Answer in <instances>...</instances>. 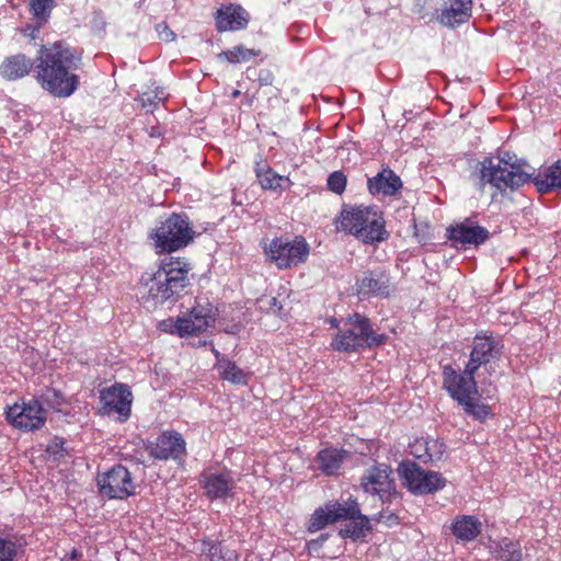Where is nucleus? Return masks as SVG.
Listing matches in <instances>:
<instances>
[{
  "mask_svg": "<svg viewBox=\"0 0 561 561\" xmlns=\"http://www.w3.org/2000/svg\"><path fill=\"white\" fill-rule=\"evenodd\" d=\"M81 55L66 42L58 41L43 46L35 59V80L55 98H69L79 87L76 71L81 66Z\"/></svg>",
  "mask_w": 561,
  "mask_h": 561,
  "instance_id": "f257e3e1",
  "label": "nucleus"
},
{
  "mask_svg": "<svg viewBox=\"0 0 561 561\" xmlns=\"http://www.w3.org/2000/svg\"><path fill=\"white\" fill-rule=\"evenodd\" d=\"M190 271L191 265L184 259H160L154 272L141 276L142 299L150 307L176 301L190 285Z\"/></svg>",
  "mask_w": 561,
  "mask_h": 561,
  "instance_id": "f03ea898",
  "label": "nucleus"
},
{
  "mask_svg": "<svg viewBox=\"0 0 561 561\" xmlns=\"http://www.w3.org/2000/svg\"><path fill=\"white\" fill-rule=\"evenodd\" d=\"M529 165L511 152H503L499 157H489L479 163L477 172V186L483 190L491 184L499 191L507 188L514 191L531 180Z\"/></svg>",
  "mask_w": 561,
  "mask_h": 561,
  "instance_id": "7ed1b4c3",
  "label": "nucleus"
},
{
  "mask_svg": "<svg viewBox=\"0 0 561 561\" xmlns=\"http://www.w3.org/2000/svg\"><path fill=\"white\" fill-rule=\"evenodd\" d=\"M385 334L374 331L370 320L360 314L353 313L343 321V325L334 335L331 346L339 352H358L362 348L376 347L386 342Z\"/></svg>",
  "mask_w": 561,
  "mask_h": 561,
  "instance_id": "20e7f679",
  "label": "nucleus"
},
{
  "mask_svg": "<svg viewBox=\"0 0 561 561\" xmlns=\"http://www.w3.org/2000/svg\"><path fill=\"white\" fill-rule=\"evenodd\" d=\"M341 229L355 236L366 244L388 239L382 215L375 207H353L341 214Z\"/></svg>",
  "mask_w": 561,
  "mask_h": 561,
  "instance_id": "39448f33",
  "label": "nucleus"
},
{
  "mask_svg": "<svg viewBox=\"0 0 561 561\" xmlns=\"http://www.w3.org/2000/svg\"><path fill=\"white\" fill-rule=\"evenodd\" d=\"M195 231L185 214L172 213L160 219L150 233L157 253H172L187 247L194 239Z\"/></svg>",
  "mask_w": 561,
  "mask_h": 561,
  "instance_id": "423d86ee",
  "label": "nucleus"
},
{
  "mask_svg": "<svg viewBox=\"0 0 561 561\" xmlns=\"http://www.w3.org/2000/svg\"><path fill=\"white\" fill-rule=\"evenodd\" d=\"M398 474L413 494L425 495L446 486L447 480L442 473L423 469L419 463L405 460L399 463Z\"/></svg>",
  "mask_w": 561,
  "mask_h": 561,
  "instance_id": "0eeeda50",
  "label": "nucleus"
},
{
  "mask_svg": "<svg viewBox=\"0 0 561 561\" xmlns=\"http://www.w3.org/2000/svg\"><path fill=\"white\" fill-rule=\"evenodd\" d=\"M309 244L302 237L276 238L270 243L266 254L278 268H288L307 261Z\"/></svg>",
  "mask_w": 561,
  "mask_h": 561,
  "instance_id": "6e6552de",
  "label": "nucleus"
},
{
  "mask_svg": "<svg viewBox=\"0 0 561 561\" xmlns=\"http://www.w3.org/2000/svg\"><path fill=\"white\" fill-rule=\"evenodd\" d=\"M476 370L465 369L456 370L450 365L443 367V388L458 404L466 403L468 399H477L479 391L474 379Z\"/></svg>",
  "mask_w": 561,
  "mask_h": 561,
  "instance_id": "1a4fd4ad",
  "label": "nucleus"
},
{
  "mask_svg": "<svg viewBox=\"0 0 561 561\" xmlns=\"http://www.w3.org/2000/svg\"><path fill=\"white\" fill-rule=\"evenodd\" d=\"M99 492L110 500H125L135 494L136 484L129 470L115 465L96 478Z\"/></svg>",
  "mask_w": 561,
  "mask_h": 561,
  "instance_id": "9d476101",
  "label": "nucleus"
},
{
  "mask_svg": "<svg viewBox=\"0 0 561 561\" xmlns=\"http://www.w3.org/2000/svg\"><path fill=\"white\" fill-rule=\"evenodd\" d=\"M7 421L15 428L32 432L42 428L46 422V412L39 399H32L22 404L14 403L5 411Z\"/></svg>",
  "mask_w": 561,
  "mask_h": 561,
  "instance_id": "9b49d317",
  "label": "nucleus"
},
{
  "mask_svg": "<svg viewBox=\"0 0 561 561\" xmlns=\"http://www.w3.org/2000/svg\"><path fill=\"white\" fill-rule=\"evenodd\" d=\"M392 470L385 463L368 468L360 479V485L366 493L377 495L382 503L391 501L397 495L396 482L391 477Z\"/></svg>",
  "mask_w": 561,
  "mask_h": 561,
  "instance_id": "f8f14e48",
  "label": "nucleus"
},
{
  "mask_svg": "<svg viewBox=\"0 0 561 561\" xmlns=\"http://www.w3.org/2000/svg\"><path fill=\"white\" fill-rule=\"evenodd\" d=\"M149 456L154 460H173L182 465L186 458V442L183 435L176 431H163L148 446Z\"/></svg>",
  "mask_w": 561,
  "mask_h": 561,
  "instance_id": "ddd939ff",
  "label": "nucleus"
},
{
  "mask_svg": "<svg viewBox=\"0 0 561 561\" xmlns=\"http://www.w3.org/2000/svg\"><path fill=\"white\" fill-rule=\"evenodd\" d=\"M100 401L104 414L108 416L116 414V420L122 423L129 419L133 394L127 385L115 383L101 390Z\"/></svg>",
  "mask_w": 561,
  "mask_h": 561,
  "instance_id": "4468645a",
  "label": "nucleus"
},
{
  "mask_svg": "<svg viewBox=\"0 0 561 561\" xmlns=\"http://www.w3.org/2000/svg\"><path fill=\"white\" fill-rule=\"evenodd\" d=\"M215 311L209 302L197 304L188 313L179 317L174 331L180 336H190L205 331L215 321Z\"/></svg>",
  "mask_w": 561,
  "mask_h": 561,
  "instance_id": "2eb2a0df",
  "label": "nucleus"
},
{
  "mask_svg": "<svg viewBox=\"0 0 561 561\" xmlns=\"http://www.w3.org/2000/svg\"><path fill=\"white\" fill-rule=\"evenodd\" d=\"M199 483L209 501H226L236 495V480L230 470L204 472L201 474Z\"/></svg>",
  "mask_w": 561,
  "mask_h": 561,
  "instance_id": "dca6fc26",
  "label": "nucleus"
},
{
  "mask_svg": "<svg viewBox=\"0 0 561 561\" xmlns=\"http://www.w3.org/2000/svg\"><path fill=\"white\" fill-rule=\"evenodd\" d=\"M447 238L455 248L468 249L469 247H479L486 242L490 232L486 228L479 226L470 219L450 226L446 231Z\"/></svg>",
  "mask_w": 561,
  "mask_h": 561,
  "instance_id": "f3484780",
  "label": "nucleus"
},
{
  "mask_svg": "<svg viewBox=\"0 0 561 561\" xmlns=\"http://www.w3.org/2000/svg\"><path fill=\"white\" fill-rule=\"evenodd\" d=\"M503 345L499 340L485 332H480L473 339L470 358L466 365L469 366V370L477 371L481 366L496 359Z\"/></svg>",
  "mask_w": 561,
  "mask_h": 561,
  "instance_id": "a211bd4d",
  "label": "nucleus"
},
{
  "mask_svg": "<svg viewBox=\"0 0 561 561\" xmlns=\"http://www.w3.org/2000/svg\"><path fill=\"white\" fill-rule=\"evenodd\" d=\"M362 297H388L391 291L389 274L383 268L365 271L356 282Z\"/></svg>",
  "mask_w": 561,
  "mask_h": 561,
  "instance_id": "6ab92c4d",
  "label": "nucleus"
},
{
  "mask_svg": "<svg viewBox=\"0 0 561 561\" xmlns=\"http://www.w3.org/2000/svg\"><path fill=\"white\" fill-rule=\"evenodd\" d=\"M437 21L449 28H455L469 21L472 12L471 0H443L437 10Z\"/></svg>",
  "mask_w": 561,
  "mask_h": 561,
  "instance_id": "aec40b11",
  "label": "nucleus"
},
{
  "mask_svg": "<svg viewBox=\"0 0 561 561\" xmlns=\"http://www.w3.org/2000/svg\"><path fill=\"white\" fill-rule=\"evenodd\" d=\"M215 19L219 32L240 31L249 24V13L239 4L222 5Z\"/></svg>",
  "mask_w": 561,
  "mask_h": 561,
  "instance_id": "412c9836",
  "label": "nucleus"
},
{
  "mask_svg": "<svg viewBox=\"0 0 561 561\" xmlns=\"http://www.w3.org/2000/svg\"><path fill=\"white\" fill-rule=\"evenodd\" d=\"M367 187L371 195L393 196L402 187V181L391 169L386 168L368 179Z\"/></svg>",
  "mask_w": 561,
  "mask_h": 561,
  "instance_id": "4be33fe9",
  "label": "nucleus"
},
{
  "mask_svg": "<svg viewBox=\"0 0 561 561\" xmlns=\"http://www.w3.org/2000/svg\"><path fill=\"white\" fill-rule=\"evenodd\" d=\"M35 60L24 54H15L4 58L0 65V76L7 81H15L26 77L35 69Z\"/></svg>",
  "mask_w": 561,
  "mask_h": 561,
  "instance_id": "5701e85b",
  "label": "nucleus"
},
{
  "mask_svg": "<svg viewBox=\"0 0 561 561\" xmlns=\"http://www.w3.org/2000/svg\"><path fill=\"white\" fill-rule=\"evenodd\" d=\"M348 456L350 451L343 448H324L317 454L316 463L323 474L337 476Z\"/></svg>",
  "mask_w": 561,
  "mask_h": 561,
  "instance_id": "b1692460",
  "label": "nucleus"
},
{
  "mask_svg": "<svg viewBox=\"0 0 561 561\" xmlns=\"http://www.w3.org/2000/svg\"><path fill=\"white\" fill-rule=\"evenodd\" d=\"M371 529L370 519L359 510V514H354V517L347 519L341 526L337 534L343 539H351L357 542L364 541Z\"/></svg>",
  "mask_w": 561,
  "mask_h": 561,
  "instance_id": "393cba45",
  "label": "nucleus"
},
{
  "mask_svg": "<svg viewBox=\"0 0 561 561\" xmlns=\"http://www.w3.org/2000/svg\"><path fill=\"white\" fill-rule=\"evenodd\" d=\"M450 530L458 541L469 542L481 534L482 524L476 516L458 515L454 519Z\"/></svg>",
  "mask_w": 561,
  "mask_h": 561,
  "instance_id": "a878e982",
  "label": "nucleus"
},
{
  "mask_svg": "<svg viewBox=\"0 0 561 561\" xmlns=\"http://www.w3.org/2000/svg\"><path fill=\"white\" fill-rule=\"evenodd\" d=\"M536 188L540 193H548L561 188V160H558L543 172H539L534 179Z\"/></svg>",
  "mask_w": 561,
  "mask_h": 561,
  "instance_id": "bb28decb",
  "label": "nucleus"
},
{
  "mask_svg": "<svg viewBox=\"0 0 561 561\" xmlns=\"http://www.w3.org/2000/svg\"><path fill=\"white\" fill-rule=\"evenodd\" d=\"M254 171L263 190L275 191L279 188L282 186V182L285 181V178L277 174L264 160L255 162Z\"/></svg>",
  "mask_w": 561,
  "mask_h": 561,
  "instance_id": "cd10ccee",
  "label": "nucleus"
},
{
  "mask_svg": "<svg viewBox=\"0 0 561 561\" xmlns=\"http://www.w3.org/2000/svg\"><path fill=\"white\" fill-rule=\"evenodd\" d=\"M492 553L501 561H522L523 552L519 542L503 538L493 543Z\"/></svg>",
  "mask_w": 561,
  "mask_h": 561,
  "instance_id": "c85d7f7f",
  "label": "nucleus"
},
{
  "mask_svg": "<svg viewBox=\"0 0 561 561\" xmlns=\"http://www.w3.org/2000/svg\"><path fill=\"white\" fill-rule=\"evenodd\" d=\"M330 513L333 515L335 522L347 520L354 517V514H359V504L353 496H348L345 501L341 502L337 500L328 501Z\"/></svg>",
  "mask_w": 561,
  "mask_h": 561,
  "instance_id": "c756f323",
  "label": "nucleus"
},
{
  "mask_svg": "<svg viewBox=\"0 0 561 561\" xmlns=\"http://www.w3.org/2000/svg\"><path fill=\"white\" fill-rule=\"evenodd\" d=\"M329 511L330 507L328 506V503H324L322 506L316 508L306 524L307 531L314 534L324 529L329 525L335 524L336 522Z\"/></svg>",
  "mask_w": 561,
  "mask_h": 561,
  "instance_id": "7c9ffc66",
  "label": "nucleus"
},
{
  "mask_svg": "<svg viewBox=\"0 0 561 561\" xmlns=\"http://www.w3.org/2000/svg\"><path fill=\"white\" fill-rule=\"evenodd\" d=\"M220 377L233 385H247L248 375L230 359H221V366L217 369Z\"/></svg>",
  "mask_w": 561,
  "mask_h": 561,
  "instance_id": "2f4dec72",
  "label": "nucleus"
},
{
  "mask_svg": "<svg viewBox=\"0 0 561 561\" xmlns=\"http://www.w3.org/2000/svg\"><path fill=\"white\" fill-rule=\"evenodd\" d=\"M477 399H468L466 403L459 404L465 412L474 420L483 422L492 415L491 408L488 404L480 403Z\"/></svg>",
  "mask_w": 561,
  "mask_h": 561,
  "instance_id": "473e14b6",
  "label": "nucleus"
},
{
  "mask_svg": "<svg viewBox=\"0 0 561 561\" xmlns=\"http://www.w3.org/2000/svg\"><path fill=\"white\" fill-rule=\"evenodd\" d=\"M55 7V0H31L30 10L38 23H45Z\"/></svg>",
  "mask_w": 561,
  "mask_h": 561,
  "instance_id": "72a5a7b5",
  "label": "nucleus"
},
{
  "mask_svg": "<svg viewBox=\"0 0 561 561\" xmlns=\"http://www.w3.org/2000/svg\"><path fill=\"white\" fill-rule=\"evenodd\" d=\"M257 53L253 49L245 48L242 45L234 46L232 49L219 54V58H225L230 64L245 62L255 57Z\"/></svg>",
  "mask_w": 561,
  "mask_h": 561,
  "instance_id": "f704fd0d",
  "label": "nucleus"
},
{
  "mask_svg": "<svg viewBox=\"0 0 561 561\" xmlns=\"http://www.w3.org/2000/svg\"><path fill=\"white\" fill-rule=\"evenodd\" d=\"M21 552V546L5 537H0V561H16Z\"/></svg>",
  "mask_w": 561,
  "mask_h": 561,
  "instance_id": "c9c22d12",
  "label": "nucleus"
},
{
  "mask_svg": "<svg viewBox=\"0 0 561 561\" xmlns=\"http://www.w3.org/2000/svg\"><path fill=\"white\" fill-rule=\"evenodd\" d=\"M45 451L54 461H60L68 455L67 443L64 438L55 436L48 442Z\"/></svg>",
  "mask_w": 561,
  "mask_h": 561,
  "instance_id": "e433bc0d",
  "label": "nucleus"
},
{
  "mask_svg": "<svg viewBox=\"0 0 561 561\" xmlns=\"http://www.w3.org/2000/svg\"><path fill=\"white\" fill-rule=\"evenodd\" d=\"M34 399H39V402L42 407L46 405L50 409H56L57 407L61 405L64 402V398L61 393L53 388H46L44 389L41 394L35 397Z\"/></svg>",
  "mask_w": 561,
  "mask_h": 561,
  "instance_id": "4c0bfd02",
  "label": "nucleus"
},
{
  "mask_svg": "<svg viewBox=\"0 0 561 561\" xmlns=\"http://www.w3.org/2000/svg\"><path fill=\"white\" fill-rule=\"evenodd\" d=\"M202 554L209 561H221L226 559L222 553L221 545L210 540H204L202 542Z\"/></svg>",
  "mask_w": 561,
  "mask_h": 561,
  "instance_id": "58836bf2",
  "label": "nucleus"
},
{
  "mask_svg": "<svg viewBox=\"0 0 561 561\" xmlns=\"http://www.w3.org/2000/svg\"><path fill=\"white\" fill-rule=\"evenodd\" d=\"M346 186V178L342 172L335 171L328 178V187L336 193L341 194L344 192Z\"/></svg>",
  "mask_w": 561,
  "mask_h": 561,
  "instance_id": "ea45409f",
  "label": "nucleus"
},
{
  "mask_svg": "<svg viewBox=\"0 0 561 561\" xmlns=\"http://www.w3.org/2000/svg\"><path fill=\"white\" fill-rule=\"evenodd\" d=\"M329 533H323L314 539L308 540L306 542V548L310 556H318L324 542L330 538Z\"/></svg>",
  "mask_w": 561,
  "mask_h": 561,
  "instance_id": "a19ab883",
  "label": "nucleus"
},
{
  "mask_svg": "<svg viewBox=\"0 0 561 561\" xmlns=\"http://www.w3.org/2000/svg\"><path fill=\"white\" fill-rule=\"evenodd\" d=\"M375 519L387 527H392L399 524L398 515L388 508L380 511Z\"/></svg>",
  "mask_w": 561,
  "mask_h": 561,
  "instance_id": "79ce46f5",
  "label": "nucleus"
},
{
  "mask_svg": "<svg viewBox=\"0 0 561 561\" xmlns=\"http://www.w3.org/2000/svg\"><path fill=\"white\" fill-rule=\"evenodd\" d=\"M157 31L159 33V37L165 42H171L175 38V34L170 30V27L165 23L158 24Z\"/></svg>",
  "mask_w": 561,
  "mask_h": 561,
  "instance_id": "37998d69",
  "label": "nucleus"
},
{
  "mask_svg": "<svg viewBox=\"0 0 561 561\" xmlns=\"http://www.w3.org/2000/svg\"><path fill=\"white\" fill-rule=\"evenodd\" d=\"M141 102H142V106L145 108H147L149 112H153L156 106H157V102L151 99L150 96H147V98H141Z\"/></svg>",
  "mask_w": 561,
  "mask_h": 561,
  "instance_id": "c03bdc74",
  "label": "nucleus"
},
{
  "mask_svg": "<svg viewBox=\"0 0 561 561\" xmlns=\"http://www.w3.org/2000/svg\"><path fill=\"white\" fill-rule=\"evenodd\" d=\"M213 353L216 357V365H215V368L218 369L220 366H221V359H228L227 357H225L219 351H217L216 348L213 347Z\"/></svg>",
  "mask_w": 561,
  "mask_h": 561,
  "instance_id": "a18cd8bd",
  "label": "nucleus"
},
{
  "mask_svg": "<svg viewBox=\"0 0 561 561\" xmlns=\"http://www.w3.org/2000/svg\"><path fill=\"white\" fill-rule=\"evenodd\" d=\"M343 321L344 320L337 321L335 318H331L330 319V324H331L332 328H335V329L339 330L343 325Z\"/></svg>",
  "mask_w": 561,
  "mask_h": 561,
  "instance_id": "49530a36",
  "label": "nucleus"
},
{
  "mask_svg": "<svg viewBox=\"0 0 561 561\" xmlns=\"http://www.w3.org/2000/svg\"><path fill=\"white\" fill-rule=\"evenodd\" d=\"M438 445V442L437 440H431V442H427L426 443V450L430 451L432 449V446H436Z\"/></svg>",
  "mask_w": 561,
  "mask_h": 561,
  "instance_id": "de8ad7c7",
  "label": "nucleus"
},
{
  "mask_svg": "<svg viewBox=\"0 0 561 561\" xmlns=\"http://www.w3.org/2000/svg\"><path fill=\"white\" fill-rule=\"evenodd\" d=\"M270 305L275 307L277 305V299L275 297H272L270 299Z\"/></svg>",
  "mask_w": 561,
  "mask_h": 561,
  "instance_id": "09e8293b",
  "label": "nucleus"
},
{
  "mask_svg": "<svg viewBox=\"0 0 561 561\" xmlns=\"http://www.w3.org/2000/svg\"><path fill=\"white\" fill-rule=\"evenodd\" d=\"M77 557H78V552H77V550H73V551L71 552V554H70V558H71V559H77Z\"/></svg>",
  "mask_w": 561,
  "mask_h": 561,
  "instance_id": "8fccbe9b",
  "label": "nucleus"
},
{
  "mask_svg": "<svg viewBox=\"0 0 561 561\" xmlns=\"http://www.w3.org/2000/svg\"><path fill=\"white\" fill-rule=\"evenodd\" d=\"M232 559H236V554H231V556H229V557L226 559V561H232Z\"/></svg>",
  "mask_w": 561,
  "mask_h": 561,
  "instance_id": "3c124183",
  "label": "nucleus"
},
{
  "mask_svg": "<svg viewBox=\"0 0 561 561\" xmlns=\"http://www.w3.org/2000/svg\"><path fill=\"white\" fill-rule=\"evenodd\" d=\"M239 94H240V91L236 90V91H233L232 96H233V98H236V96H238Z\"/></svg>",
  "mask_w": 561,
  "mask_h": 561,
  "instance_id": "603ef678",
  "label": "nucleus"
}]
</instances>
